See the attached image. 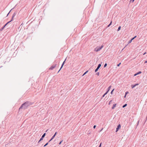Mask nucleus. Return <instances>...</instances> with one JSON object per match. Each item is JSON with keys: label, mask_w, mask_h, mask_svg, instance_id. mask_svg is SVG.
Here are the masks:
<instances>
[{"label": "nucleus", "mask_w": 147, "mask_h": 147, "mask_svg": "<svg viewBox=\"0 0 147 147\" xmlns=\"http://www.w3.org/2000/svg\"><path fill=\"white\" fill-rule=\"evenodd\" d=\"M31 105V102L29 101H26L19 108V110H20L22 109H26L28 106Z\"/></svg>", "instance_id": "obj_1"}, {"label": "nucleus", "mask_w": 147, "mask_h": 147, "mask_svg": "<svg viewBox=\"0 0 147 147\" xmlns=\"http://www.w3.org/2000/svg\"><path fill=\"white\" fill-rule=\"evenodd\" d=\"M16 15V13H13V15H12V18L11 19V20L10 21L7 22L6 24L5 25H4L3 27H2L0 29V31H2L3 29L5 27V26L7 24H8L9 23V22H11L12 21H13V18H14V17Z\"/></svg>", "instance_id": "obj_2"}, {"label": "nucleus", "mask_w": 147, "mask_h": 147, "mask_svg": "<svg viewBox=\"0 0 147 147\" xmlns=\"http://www.w3.org/2000/svg\"><path fill=\"white\" fill-rule=\"evenodd\" d=\"M103 47V46L102 45L101 47H96L94 49V51L96 52H98L100 51L102 48Z\"/></svg>", "instance_id": "obj_3"}, {"label": "nucleus", "mask_w": 147, "mask_h": 147, "mask_svg": "<svg viewBox=\"0 0 147 147\" xmlns=\"http://www.w3.org/2000/svg\"><path fill=\"white\" fill-rule=\"evenodd\" d=\"M45 135H46V133H44L43 135H42V136L41 138H40V140H39V141H38V143H39V142L41 141H42V140L43 139V138H44L45 137Z\"/></svg>", "instance_id": "obj_4"}, {"label": "nucleus", "mask_w": 147, "mask_h": 147, "mask_svg": "<svg viewBox=\"0 0 147 147\" xmlns=\"http://www.w3.org/2000/svg\"><path fill=\"white\" fill-rule=\"evenodd\" d=\"M101 65L100 64H99L98 65V66L97 68L95 69V72H96L98 71V69L101 67Z\"/></svg>", "instance_id": "obj_5"}, {"label": "nucleus", "mask_w": 147, "mask_h": 147, "mask_svg": "<svg viewBox=\"0 0 147 147\" xmlns=\"http://www.w3.org/2000/svg\"><path fill=\"white\" fill-rule=\"evenodd\" d=\"M121 125L119 124V125H118L117 127V128L116 129V130L115 131V132H117L118 131V130L121 128Z\"/></svg>", "instance_id": "obj_6"}, {"label": "nucleus", "mask_w": 147, "mask_h": 147, "mask_svg": "<svg viewBox=\"0 0 147 147\" xmlns=\"http://www.w3.org/2000/svg\"><path fill=\"white\" fill-rule=\"evenodd\" d=\"M56 64L53 65H52L49 69L50 70H53L55 67Z\"/></svg>", "instance_id": "obj_7"}, {"label": "nucleus", "mask_w": 147, "mask_h": 147, "mask_svg": "<svg viewBox=\"0 0 147 147\" xmlns=\"http://www.w3.org/2000/svg\"><path fill=\"white\" fill-rule=\"evenodd\" d=\"M139 85L138 84H135V85H132L131 86V87L132 88H134L136 86H138Z\"/></svg>", "instance_id": "obj_8"}, {"label": "nucleus", "mask_w": 147, "mask_h": 147, "mask_svg": "<svg viewBox=\"0 0 147 147\" xmlns=\"http://www.w3.org/2000/svg\"><path fill=\"white\" fill-rule=\"evenodd\" d=\"M64 64V61L63 62V63L62 64L61 66V67L60 68V69L58 71V73L59 72V71L61 70V69L63 67Z\"/></svg>", "instance_id": "obj_9"}, {"label": "nucleus", "mask_w": 147, "mask_h": 147, "mask_svg": "<svg viewBox=\"0 0 147 147\" xmlns=\"http://www.w3.org/2000/svg\"><path fill=\"white\" fill-rule=\"evenodd\" d=\"M141 73H142L141 71H139L138 72H137V73L135 74L134 75V76H135L138 74H139Z\"/></svg>", "instance_id": "obj_10"}, {"label": "nucleus", "mask_w": 147, "mask_h": 147, "mask_svg": "<svg viewBox=\"0 0 147 147\" xmlns=\"http://www.w3.org/2000/svg\"><path fill=\"white\" fill-rule=\"evenodd\" d=\"M116 104H114L113 105V107H112V109H114L116 107Z\"/></svg>", "instance_id": "obj_11"}, {"label": "nucleus", "mask_w": 147, "mask_h": 147, "mask_svg": "<svg viewBox=\"0 0 147 147\" xmlns=\"http://www.w3.org/2000/svg\"><path fill=\"white\" fill-rule=\"evenodd\" d=\"M55 135H54L52 136V138H51V140L49 141V142H50L51 140H52L55 137Z\"/></svg>", "instance_id": "obj_12"}, {"label": "nucleus", "mask_w": 147, "mask_h": 147, "mask_svg": "<svg viewBox=\"0 0 147 147\" xmlns=\"http://www.w3.org/2000/svg\"><path fill=\"white\" fill-rule=\"evenodd\" d=\"M108 91H107L105 93L104 95L102 96V98H103V97H104L105 96L106 94H107V93H108Z\"/></svg>", "instance_id": "obj_13"}, {"label": "nucleus", "mask_w": 147, "mask_h": 147, "mask_svg": "<svg viewBox=\"0 0 147 147\" xmlns=\"http://www.w3.org/2000/svg\"><path fill=\"white\" fill-rule=\"evenodd\" d=\"M111 86H109L108 88V90L107 91H108V92H109V90H110V89H111Z\"/></svg>", "instance_id": "obj_14"}, {"label": "nucleus", "mask_w": 147, "mask_h": 147, "mask_svg": "<svg viewBox=\"0 0 147 147\" xmlns=\"http://www.w3.org/2000/svg\"><path fill=\"white\" fill-rule=\"evenodd\" d=\"M88 72V71L87 70V71H86L84 73V74L82 76H84L85 74H86Z\"/></svg>", "instance_id": "obj_15"}, {"label": "nucleus", "mask_w": 147, "mask_h": 147, "mask_svg": "<svg viewBox=\"0 0 147 147\" xmlns=\"http://www.w3.org/2000/svg\"><path fill=\"white\" fill-rule=\"evenodd\" d=\"M121 28V26H119L118 28V29H117V31H119L120 30Z\"/></svg>", "instance_id": "obj_16"}, {"label": "nucleus", "mask_w": 147, "mask_h": 147, "mask_svg": "<svg viewBox=\"0 0 147 147\" xmlns=\"http://www.w3.org/2000/svg\"><path fill=\"white\" fill-rule=\"evenodd\" d=\"M127 105V104H125V105H124L122 107L123 108H124L125 107H126Z\"/></svg>", "instance_id": "obj_17"}, {"label": "nucleus", "mask_w": 147, "mask_h": 147, "mask_svg": "<svg viewBox=\"0 0 147 147\" xmlns=\"http://www.w3.org/2000/svg\"><path fill=\"white\" fill-rule=\"evenodd\" d=\"M132 40V39H131L128 42V43H131V42Z\"/></svg>", "instance_id": "obj_18"}, {"label": "nucleus", "mask_w": 147, "mask_h": 147, "mask_svg": "<svg viewBox=\"0 0 147 147\" xmlns=\"http://www.w3.org/2000/svg\"><path fill=\"white\" fill-rule=\"evenodd\" d=\"M134 0H131L130 1V3H133L134 2Z\"/></svg>", "instance_id": "obj_19"}, {"label": "nucleus", "mask_w": 147, "mask_h": 147, "mask_svg": "<svg viewBox=\"0 0 147 147\" xmlns=\"http://www.w3.org/2000/svg\"><path fill=\"white\" fill-rule=\"evenodd\" d=\"M111 23H112V22H110V24L107 27H109L111 25Z\"/></svg>", "instance_id": "obj_20"}, {"label": "nucleus", "mask_w": 147, "mask_h": 147, "mask_svg": "<svg viewBox=\"0 0 147 147\" xmlns=\"http://www.w3.org/2000/svg\"><path fill=\"white\" fill-rule=\"evenodd\" d=\"M107 63H105V65H104V67H106L107 66Z\"/></svg>", "instance_id": "obj_21"}, {"label": "nucleus", "mask_w": 147, "mask_h": 147, "mask_svg": "<svg viewBox=\"0 0 147 147\" xmlns=\"http://www.w3.org/2000/svg\"><path fill=\"white\" fill-rule=\"evenodd\" d=\"M48 144V142L44 146V147L46 146H47Z\"/></svg>", "instance_id": "obj_22"}, {"label": "nucleus", "mask_w": 147, "mask_h": 147, "mask_svg": "<svg viewBox=\"0 0 147 147\" xmlns=\"http://www.w3.org/2000/svg\"><path fill=\"white\" fill-rule=\"evenodd\" d=\"M114 90V89H113L111 91V94H113V90Z\"/></svg>", "instance_id": "obj_23"}, {"label": "nucleus", "mask_w": 147, "mask_h": 147, "mask_svg": "<svg viewBox=\"0 0 147 147\" xmlns=\"http://www.w3.org/2000/svg\"><path fill=\"white\" fill-rule=\"evenodd\" d=\"M136 36H135L133 38H132V40H133V39H134L135 38H136Z\"/></svg>", "instance_id": "obj_24"}, {"label": "nucleus", "mask_w": 147, "mask_h": 147, "mask_svg": "<svg viewBox=\"0 0 147 147\" xmlns=\"http://www.w3.org/2000/svg\"><path fill=\"white\" fill-rule=\"evenodd\" d=\"M121 64V63H119V64H118L117 65V66H118V67Z\"/></svg>", "instance_id": "obj_25"}, {"label": "nucleus", "mask_w": 147, "mask_h": 147, "mask_svg": "<svg viewBox=\"0 0 147 147\" xmlns=\"http://www.w3.org/2000/svg\"><path fill=\"white\" fill-rule=\"evenodd\" d=\"M139 121H138L137 122V126L138 125L139 123Z\"/></svg>", "instance_id": "obj_26"}, {"label": "nucleus", "mask_w": 147, "mask_h": 147, "mask_svg": "<svg viewBox=\"0 0 147 147\" xmlns=\"http://www.w3.org/2000/svg\"><path fill=\"white\" fill-rule=\"evenodd\" d=\"M99 72H98L96 73V74L98 76L99 75Z\"/></svg>", "instance_id": "obj_27"}, {"label": "nucleus", "mask_w": 147, "mask_h": 147, "mask_svg": "<svg viewBox=\"0 0 147 147\" xmlns=\"http://www.w3.org/2000/svg\"><path fill=\"white\" fill-rule=\"evenodd\" d=\"M101 144H102V143H101H101H100V145H99V147H101Z\"/></svg>", "instance_id": "obj_28"}, {"label": "nucleus", "mask_w": 147, "mask_h": 147, "mask_svg": "<svg viewBox=\"0 0 147 147\" xmlns=\"http://www.w3.org/2000/svg\"><path fill=\"white\" fill-rule=\"evenodd\" d=\"M128 93H129V92H125V94L126 95L127 94H128Z\"/></svg>", "instance_id": "obj_29"}, {"label": "nucleus", "mask_w": 147, "mask_h": 147, "mask_svg": "<svg viewBox=\"0 0 147 147\" xmlns=\"http://www.w3.org/2000/svg\"><path fill=\"white\" fill-rule=\"evenodd\" d=\"M96 127V125H94V126H93V128H94V129Z\"/></svg>", "instance_id": "obj_30"}, {"label": "nucleus", "mask_w": 147, "mask_h": 147, "mask_svg": "<svg viewBox=\"0 0 147 147\" xmlns=\"http://www.w3.org/2000/svg\"><path fill=\"white\" fill-rule=\"evenodd\" d=\"M62 141H63V140H62V141H61V142H59V144H61V142H62Z\"/></svg>", "instance_id": "obj_31"}, {"label": "nucleus", "mask_w": 147, "mask_h": 147, "mask_svg": "<svg viewBox=\"0 0 147 147\" xmlns=\"http://www.w3.org/2000/svg\"><path fill=\"white\" fill-rule=\"evenodd\" d=\"M112 101V100H111L110 101H109V104H110V103H111V102Z\"/></svg>", "instance_id": "obj_32"}, {"label": "nucleus", "mask_w": 147, "mask_h": 147, "mask_svg": "<svg viewBox=\"0 0 147 147\" xmlns=\"http://www.w3.org/2000/svg\"><path fill=\"white\" fill-rule=\"evenodd\" d=\"M57 133V132H56L54 135H55V136Z\"/></svg>", "instance_id": "obj_33"}, {"label": "nucleus", "mask_w": 147, "mask_h": 147, "mask_svg": "<svg viewBox=\"0 0 147 147\" xmlns=\"http://www.w3.org/2000/svg\"><path fill=\"white\" fill-rule=\"evenodd\" d=\"M11 11H10L8 13V14H7V16H8V14H9V13Z\"/></svg>", "instance_id": "obj_34"}, {"label": "nucleus", "mask_w": 147, "mask_h": 147, "mask_svg": "<svg viewBox=\"0 0 147 147\" xmlns=\"http://www.w3.org/2000/svg\"><path fill=\"white\" fill-rule=\"evenodd\" d=\"M146 53V52H145V53H144L143 54V55H145Z\"/></svg>", "instance_id": "obj_35"}, {"label": "nucleus", "mask_w": 147, "mask_h": 147, "mask_svg": "<svg viewBox=\"0 0 147 147\" xmlns=\"http://www.w3.org/2000/svg\"><path fill=\"white\" fill-rule=\"evenodd\" d=\"M145 63H147V61H145Z\"/></svg>", "instance_id": "obj_36"}, {"label": "nucleus", "mask_w": 147, "mask_h": 147, "mask_svg": "<svg viewBox=\"0 0 147 147\" xmlns=\"http://www.w3.org/2000/svg\"><path fill=\"white\" fill-rule=\"evenodd\" d=\"M102 129H103V128H102L101 129V130H100V131H101L102 130Z\"/></svg>", "instance_id": "obj_37"}, {"label": "nucleus", "mask_w": 147, "mask_h": 147, "mask_svg": "<svg viewBox=\"0 0 147 147\" xmlns=\"http://www.w3.org/2000/svg\"><path fill=\"white\" fill-rule=\"evenodd\" d=\"M126 95L125 94V96H124V97L125 98L126 97Z\"/></svg>", "instance_id": "obj_38"}, {"label": "nucleus", "mask_w": 147, "mask_h": 147, "mask_svg": "<svg viewBox=\"0 0 147 147\" xmlns=\"http://www.w3.org/2000/svg\"><path fill=\"white\" fill-rule=\"evenodd\" d=\"M48 129H47L46 131V132H47V131H48Z\"/></svg>", "instance_id": "obj_39"}, {"label": "nucleus", "mask_w": 147, "mask_h": 147, "mask_svg": "<svg viewBox=\"0 0 147 147\" xmlns=\"http://www.w3.org/2000/svg\"><path fill=\"white\" fill-rule=\"evenodd\" d=\"M66 58L65 59V61H66Z\"/></svg>", "instance_id": "obj_40"}, {"label": "nucleus", "mask_w": 147, "mask_h": 147, "mask_svg": "<svg viewBox=\"0 0 147 147\" xmlns=\"http://www.w3.org/2000/svg\"><path fill=\"white\" fill-rule=\"evenodd\" d=\"M12 9H12L10 11H11Z\"/></svg>", "instance_id": "obj_41"}]
</instances>
